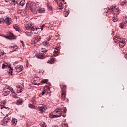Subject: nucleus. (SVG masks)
<instances>
[{
  "label": "nucleus",
  "instance_id": "obj_43",
  "mask_svg": "<svg viewBox=\"0 0 127 127\" xmlns=\"http://www.w3.org/2000/svg\"><path fill=\"white\" fill-rule=\"evenodd\" d=\"M31 44L33 45H35L36 44V42L33 40V41H31Z\"/></svg>",
  "mask_w": 127,
  "mask_h": 127
},
{
  "label": "nucleus",
  "instance_id": "obj_6",
  "mask_svg": "<svg viewBox=\"0 0 127 127\" xmlns=\"http://www.w3.org/2000/svg\"><path fill=\"white\" fill-rule=\"evenodd\" d=\"M23 84H20L18 86L16 87V90H17V93H21L23 91Z\"/></svg>",
  "mask_w": 127,
  "mask_h": 127
},
{
  "label": "nucleus",
  "instance_id": "obj_4",
  "mask_svg": "<svg viewBox=\"0 0 127 127\" xmlns=\"http://www.w3.org/2000/svg\"><path fill=\"white\" fill-rule=\"evenodd\" d=\"M41 52H42L43 53H40L38 55V58L39 59H44L45 57V55L44 54V53H46V52H47V50L42 49V50H41Z\"/></svg>",
  "mask_w": 127,
  "mask_h": 127
},
{
  "label": "nucleus",
  "instance_id": "obj_26",
  "mask_svg": "<svg viewBox=\"0 0 127 127\" xmlns=\"http://www.w3.org/2000/svg\"><path fill=\"white\" fill-rule=\"evenodd\" d=\"M63 6H64L63 4L61 2V3L59 4V9H63Z\"/></svg>",
  "mask_w": 127,
  "mask_h": 127
},
{
  "label": "nucleus",
  "instance_id": "obj_45",
  "mask_svg": "<svg viewBox=\"0 0 127 127\" xmlns=\"http://www.w3.org/2000/svg\"><path fill=\"white\" fill-rule=\"evenodd\" d=\"M6 103V100H4V101H3L2 102V104H3V105H4H4H5V103Z\"/></svg>",
  "mask_w": 127,
  "mask_h": 127
},
{
  "label": "nucleus",
  "instance_id": "obj_15",
  "mask_svg": "<svg viewBox=\"0 0 127 127\" xmlns=\"http://www.w3.org/2000/svg\"><path fill=\"white\" fill-rule=\"evenodd\" d=\"M9 3L11 5H15L18 3V0H10Z\"/></svg>",
  "mask_w": 127,
  "mask_h": 127
},
{
  "label": "nucleus",
  "instance_id": "obj_52",
  "mask_svg": "<svg viewBox=\"0 0 127 127\" xmlns=\"http://www.w3.org/2000/svg\"><path fill=\"white\" fill-rule=\"evenodd\" d=\"M125 58H126V59H127V54H126V55H125Z\"/></svg>",
  "mask_w": 127,
  "mask_h": 127
},
{
  "label": "nucleus",
  "instance_id": "obj_48",
  "mask_svg": "<svg viewBox=\"0 0 127 127\" xmlns=\"http://www.w3.org/2000/svg\"><path fill=\"white\" fill-rule=\"evenodd\" d=\"M45 94V91H42V93L40 94V96H43V95Z\"/></svg>",
  "mask_w": 127,
  "mask_h": 127
},
{
  "label": "nucleus",
  "instance_id": "obj_27",
  "mask_svg": "<svg viewBox=\"0 0 127 127\" xmlns=\"http://www.w3.org/2000/svg\"><path fill=\"white\" fill-rule=\"evenodd\" d=\"M11 49H13V51H16V49H17V46H13L12 47H11Z\"/></svg>",
  "mask_w": 127,
  "mask_h": 127
},
{
  "label": "nucleus",
  "instance_id": "obj_22",
  "mask_svg": "<svg viewBox=\"0 0 127 127\" xmlns=\"http://www.w3.org/2000/svg\"><path fill=\"white\" fill-rule=\"evenodd\" d=\"M13 27L16 31H18V30H19V27H18L17 25H14Z\"/></svg>",
  "mask_w": 127,
  "mask_h": 127
},
{
  "label": "nucleus",
  "instance_id": "obj_31",
  "mask_svg": "<svg viewBox=\"0 0 127 127\" xmlns=\"http://www.w3.org/2000/svg\"><path fill=\"white\" fill-rule=\"evenodd\" d=\"M69 14V11H64V16H65V17H66V16H68V15Z\"/></svg>",
  "mask_w": 127,
  "mask_h": 127
},
{
  "label": "nucleus",
  "instance_id": "obj_7",
  "mask_svg": "<svg viewBox=\"0 0 127 127\" xmlns=\"http://www.w3.org/2000/svg\"><path fill=\"white\" fill-rule=\"evenodd\" d=\"M38 111L40 112L41 114H42L44 112L46 111V108L43 106V105H40L38 108Z\"/></svg>",
  "mask_w": 127,
  "mask_h": 127
},
{
  "label": "nucleus",
  "instance_id": "obj_11",
  "mask_svg": "<svg viewBox=\"0 0 127 127\" xmlns=\"http://www.w3.org/2000/svg\"><path fill=\"white\" fill-rule=\"evenodd\" d=\"M110 9L112 11H115V12H116L117 14H119V8H116V5H114L112 7H111Z\"/></svg>",
  "mask_w": 127,
  "mask_h": 127
},
{
  "label": "nucleus",
  "instance_id": "obj_23",
  "mask_svg": "<svg viewBox=\"0 0 127 127\" xmlns=\"http://www.w3.org/2000/svg\"><path fill=\"white\" fill-rule=\"evenodd\" d=\"M26 35H27V36H32V35L31 34V31H26L25 33Z\"/></svg>",
  "mask_w": 127,
  "mask_h": 127
},
{
  "label": "nucleus",
  "instance_id": "obj_58",
  "mask_svg": "<svg viewBox=\"0 0 127 127\" xmlns=\"http://www.w3.org/2000/svg\"><path fill=\"white\" fill-rule=\"evenodd\" d=\"M63 117L64 118H65L64 115H63Z\"/></svg>",
  "mask_w": 127,
  "mask_h": 127
},
{
  "label": "nucleus",
  "instance_id": "obj_16",
  "mask_svg": "<svg viewBox=\"0 0 127 127\" xmlns=\"http://www.w3.org/2000/svg\"><path fill=\"white\" fill-rule=\"evenodd\" d=\"M23 103V99L22 98H19L17 100L16 104L19 106V105H21Z\"/></svg>",
  "mask_w": 127,
  "mask_h": 127
},
{
  "label": "nucleus",
  "instance_id": "obj_5",
  "mask_svg": "<svg viewBox=\"0 0 127 127\" xmlns=\"http://www.w3.org/2000/svg\"><path fill=\"white\" fill-rule=\"evenodd\" d=\"M119 41V46L121 48H123L126 45V40L124 38H120L118 39Z\"/></svg>",
  "mask_w": 127,
  "mask_h": 127
},
{
  "label": "nucleus",
  "instance_id": "obj_36",
  "mask_svg": "<svg viewBox=\"0 0 127 127\" xmlns=\"http://www.w3.org/2000/svg\"><path fill=\"white\" fill-rule=\"evenodd\" d=\"M44 91H46L47 90V92H49V91H50V89L48 87H45L44 88Z\"/></svg>",
  "mask_w": 127,
  "mask_h": 127
},
{
  "label": "nucleus",
  "instance_id": "obj_14",
  "mask_svg": "<svg viewBox=\"0 0 127 127\" xmlns=\"http://www.w3.org/2000/svg\"><path fill=\"white\" fill-rule=\"evenodd\" d=\"M33 39V41H35L36 43H37V42L40 41L41 37H40V36H35Z\"/></svg>",
  "mask_w": 127,
  "mask_h": 127
},
{
  "label": "nucleus",
  "instance_id": "obj_33",
  "mask_svg": "<svg viewBox=\"0 0 127 127\" xmlns=\"http://www.w3.org/2000/svg\"><path fill=\"white\" fill-rule=\"evenodd\" d=\"M28 107L30 108V109H35V106L32 104H28Z\"/></svg>",
  "mask_w": 127,
  "mask_h": 127
},
{
  "label": "nucleus",
  "instance_id": "obj_10",
  "mask_svg": "<svg viewBox=\"0 0 127 127\" xmlns=\"http://www.w3.org/2000/svg\"><path fill=\"white\" fill-rule=\"evenodd\" d=\"M9 122H10V118H9L8 117H5L1 121V123L4 124H7V123H9Z\"/></svg>",
  "mask_w": 127,
  "mask_h": 127
},
{
  "label": "nucleus",
  "instance_id": "obj_38",
  "mask_svg": "<svg viewBox=\"0 0 127 127\" xmlns=\"http://www.w3.org/2000/svg\"><path fill=\"white\" fill-rule=\"evenodd\" d=\"M120 27H121V28H124V27H125V25H124V24L121 23L120 24Z\"/></svg>",
  "mask_w": 127,
  "mask_h": 127
},
{
  "label": "nucleus",
  "instance_id": "obj_24",
  "mask_svg": "<svg viewBox=\"0 0 127 127\" xmlns=\"http://www.w3.org/2000/svg\"><path fill=\"white\" fill-rule=\"evenodd\" d=\"M43 45H44V46L48 47V46H49V42H48L47 41L43 42Z\"/></svg>",
  "mask_w": 127,
  "mask_h": 127
},
{
  "label": "nucleus",
  "instance_id": "obj_28",
  "mask_svg": "<svg viewBox=\"0 0 127 127\" xmlns=\"http://www.w3.org/2000/svg\"><path fill=\"white\" fill-rule=\"evenodd\" d=\"M47 82H48V79H43L41 81V83H42V84H45V83H47Z\"/></svg>",
  "mask_w": 127,
  "mask_h": 127
},
{
  "label": "nucleus",
  "instance_id": "obj_40",
  "mask_svg": "<svg viewBox=\"0 0 127 127\" xmlns=\"http://www.w3.org/2000/svg\"><path fill=\"white\" fill-rule=\"evenodd\" d=\"M113 21H114V22H117V21H118V18L113 17Z\"/></svg>",
  "mask_w": 127,
  "mask_h": 127
},
{
  "label": "nucleus",
  "instance_id": "obj_47",
  "mask_svg": "<svg viewBox=\"0 0 127 127\" xmlns=\"http://www.w3.org/2000/svg\"><path fill=\"white\" fill-rule=\"evenodd\" d=\"M11 94H12V93H14V91L13 90V89L11 87V91H10Z\"/></svg>",
  "mask_w": 127,
  "mask_h": 127
},
{
  "label": "nucleus",
  "instance_id": "obj_50",
  "mask_svg": "<svg viewBox=\"0 0 127 127\" xmlns=\"http://www.w3.org/2000/svg\"><path fill=\"white\" fill-rule=\"evenodd\" d=\"M7 107H5L4 106V105H3V107L1 108V109L3 110V109H7Z\"/></svg>",
  "mask_w": 127,
  "mask_h": 127
},
{
  "label": "nucleus",
  "instance_id": "obj_30",
  "mask_svg": "<svg viewBox=\"0 0 127 127\" xmlns=\"http://www.w3.org/2000/svg\"><path fill=\"white\" fill-rule=\"evenodd\" d=\"M62 126L63 127H68V125L65 122H64V123H63V124H62Z\"/></svg>",
  "mask_w": 127,
  "mask_h": 127
},
{
  "label": "nucleus",
  "instance_id": "obj_42",
  "mask_svg": "<svg viewBox=\"0 0 127 127\" xmlns=\"http://www.w3.org/2000/svg\"><path fill=\"white\" fill-rule=\"evenodd\" d=\"M11 96L12 97H14V96H16V94L15 92H13L12 93H11Z\"/></svg>",
  "mask_w": 127,
  "mask_h": 127
},
{
  "label": "nucleus",
  "instance_id": "obj_12",
  "mask_svg": "<svg viewBox=\"0 0 127 127\" xmlns=\"http://www.w3.org/2000/svg\"><path fill=\"white\" fill-rule=\"evenodd\" d=\"M10 20H11V19L9 17H7L4 19V22H5L7 25H10Z\"/></svg>",
  "mask_w": 127,
  "mask_h": 127
},
{
  "label": "nucleus",
  "instance_id": "obj_51",
  "mask_svg": "<svg viewBox=\"0 0 127 127\" xmlns=\"http://www.w3.org/2000/svg\"><path fill=\"white\" fill-rule=\"evenodd\" d=\"M4 54V52H1V55H3Z\"/></svg>",
  "mask_w": 127,
  "mask_h": 127
},
{
  "label": "nucleus",
  "instance_id": "obj_29",
  "mask_svg": "<svg viewBox=\"0 0 127 127\" xmlns=\"http://www.w3.org/2000/svg\"><path fill=\"white\" fill-rule=\"evenodd\" d=\"M3 93V95H4V96H7V95H8V93L7 92L6 90H4L2 92Z\"/></svg>",
  "mask_w": 127,
  "mask_h": 127
},
{
  "label": "nucleus",
  "instance_id": "obj_39",
  "mask_svg": "<svg viewBox=\"0 0 127 127\" xmlns=\"http://www.w3.org/2000/svg\"><path fill=\"white\" fill-rule=\"evenodd\" d=\"M126 3H127L126 1L121 2V5H122L123 6L125 5V4H126Z\"/></svg>",
  "mask_w": 127,
  "mask_h": 127
},
{
  "label": "nucleus",
  "instance_id": "obj_44",
  "mask_svg": "<svg viewBox=\"0 0 127 127\" xmlns=\"http://www.w3.org/2000/svg\"><path fill=\"white\" fill-rule=\"evenodd\" d=\"M48 9H49V10H52V7H51V6H48Z\"/></svg>",
  "mask_w": 127,
  "mask_h": 127
},
{
  "label": "nucleus",
  "instance_id": "obj_32",
  "mask_svg": "<svg viewBox=\"0 0 127 127\" xmlns=\"http://www.w3.org/2000/svg\"><path fill=\"white\" fill-rule=\"evenodd\" d=\"M54 56H57V55H58V54H59L58 50L54 51Z\"/></svg>",
  "mask_w": 127,
  "mask_h": 127
},
{
  "label": "nucleus",
  "instance_id": "obj_1",
  "mask_svg": "<svg viewBox=\"0 0 127 127\" xmlns=\"http://www.w3.org/2000/svg\"><path fill=\"white\" fill-rule=\"evenodd\" d=\"M25 28L27 30H31L32 31H34V33L36 34H37V33H38V32H39V31H38V30L39 29V27L34 26L30 23L26 24Z\"/></svg>",
  "mask_w": 127,
  "mask_h": 127
},
{
  "label": "nucleus",
  "instance_id": "obj_55",
  "mask_svg": "<svg viewBox=\"0 0 127 127\" xmlns=\"http://www.w3.org/2000/svg\"><path fill=\"white\" fill-rule=\"evenodd\" d=\"M39 73H42V70H40Z\"/></svg>",
  "mask_w": 127,
  "mask_h": 127
},
{
  "label": "nucleus",
  "instance_id": "obj_37",
  "mask_svg": "<svg viewBox=\"0 0 127 127\" xmlns=\"http://www.w3.org/2000/svg\"><path fill=\"white\" fill-rule=\"evenodd\" d=\"M40 126L41 127H46V125L45 124V123H43V124L41 123V124H40Z\"/></svg>",
  "mask_w": 127,
  "mask_h": 127
},
{
  "label": "nucleus",
  "instance_id": "obj_35",
  "mask_svg": "<svg viewBox=\"0 0 127 127\" xmlns=\"http://www.w3.org/2000/svg\"><path fill=\"white\" fill-rule=\"evenodd\" d=\"M17 122V121L16 119H12V121H11L12 124H16Z\"/></svg>",
  "mask_w": 127,
  "mask_h": 127
},
{
  "label": "nucleus",
  "instance_id": "obj_41",
  "mask_svg": "<svg viewBox=\"0 0 127 127\" xmlns=\"http://www.w3.org/2000/svg\"><path fill=\"white\" fill-rule=\"evenodd\" d=\"M4 22V19H0V24L3 23Z\"/></svg>",
  "mask_w": 127,
  "mask_h": 127
},
{
  "label": "nucleus",
  "instance_id": "obj_34",
  "mask_svg": "<svg viewBox=\"0 0 127 127\" xmlns=\"http://www.w3.org/2000/svg\"><path fill=\"white\" fill-rule=\"evenodd\" d=\"M5 90L7 91L8 94H9V92H10L11 90V87H8V88H7V89Z\"/></svg>",
  "mask_w": 127,
  "mask_h": 127
},
{
  "label": "nucleus",
  "instance_id": "obj_49",
  "mask_svg": "<svg viewBox=\"0 0 127 127\" xmlns=\"http://www.w3.org/2000/svg\"><path fill=\"white\" fill-rule=\"evenodd\" d=\"M44 26H45V25L43 24L41 27V30H43V27Z\"/></svg>",
  "mask_w": 127,
  "mask_h": 127
},
{
  "label": "nucleus",
  "instance_id": "obj_17",
  "mask_svg": "<svg viewBox=\"0 0 127 127\" xmlns=\"http://www.w3.org/2000/svg\"><path fill=\"white\" fill-rule=\"evenodd\" d=\"M29 6L31 11H34V9H35V5L34 3H30Z\"/></svg>",
  "mask_w": 127,
  "mask_h": 127
},
{
  "label": "nucleus",
  "instance_id": "obj_8",
  "mask_svg": "<svg viewBox=\"0 0 127 127\" xmlns=\"http://www.w3.org/2000/svg\"><path fill=\"white\" fill-rule=\"evenodd\" d=\"M7 67L9 68L10 72L12 73V68L10 66L8 65V64L5 63L2 64V69H5V68H7Z\"/></svg>",
  "mask_w": 127,
  "mask_h": 127
},
{
  "label": "nucleus",
  "instance_id": "obj_19",
  "mask_svg": "<svg viewBox=\"0 0 127 127\" xmlns=\"http://www.w3.org/2000/svg\"><path fill=\"white\" fill-rule=\"evenodd\" d=\"M49 118L50 119H54V118H59V116L58 114H56V115H53V114H49Z\"/></svg>",
  "mask_w": 127,
  "mask_h": 127
},
{
  "label": "nucleus",
  "instance_id": "obj_56",
  "mask_svg": "<svg viewBox=\"0 0 127 127\" xmlns=\"http://www.w3.org/2000/svg\"><path fill=\"white\" fill-rule=\"evenodd\" d=\"M50 40V39H48V41H49Z\"/></svg>",
  "mask_w": 127,
  "mask_h": 127
},
{
  "label": "nucleus",
  "instance_id": "obj_54",
  "mask_svg": "<svg viewBox=\"0 0 127 127\" xmlns=\"http://www.w3.org/2000/svg\"><path fill=\"white\" fill-rule=\"evenodd\" d=\"M42 74H44V70H42Z\"/></svg>",
  "mask_w": 127,
  "mask_h": 127
},
{
  "label": "nucleus",
  "instance_id": "obj_25",
  "mask_svg": "<svg viewBox=\"0 0 127 127\" xmlns=\"http://www.w3.org/2000/svg\"><path fill=\"white\" fill-rule=\"evenodd\" d=\"M25 3V0H22L21 1L19 2L20 5L21 6H23V5Z\"/></svg>",
  "mask_w": 127,
  "mask_h": 127
},
{
  "label": "nucleus",
  "instance_id": "obj_2",
  "mask_svg": "<svg viewBox=\"0 0 127 127\" xmlns=\"http://www.w3.org/2000/svg\"><path fill=\"white\" fill-rule=\"evenodd\" d=\"M67 111V109L66 108H64V109H57L54 111V114H55L56 115H58L59 116V118L61 117L62 115V112H64V113H66Z\"/></svg>",
  "mask_w": 127,
  "mask_h": 127
},
{
  "label": "nucleus",
  "instance_id": "obj_57",
  "mask_svg": "<svg viewBox=\"0 0 127 127\" xmlns=\"http://www.w3.org/2000/svg\"><path fill=\"white\" fill-rule=\"evenodd\" d=\"M62 1H64H64H65V0H62Z\"/></svg>",
  "mask_w": 127,
  "mask_h": 127
},
{
  "label": "nucleus",
  "instance_id": "obj_9",
  "mask_svg": "<svg viewBox=\"0 0 127 127\" xmlns=\"http://www.w3.org/2000/svg\"><path fill=\"white\" fill-rule=\"evenodd\" d=\"M14 70L16 71V72H21V71L23 70V66L21 65H17L15 67Z\"/></svg>",
  "mask_w": 127,
  "mask_h": 127
},
{
  "label": "nucleus",
  "instance_id": "obj_13",
  "mask_svg": "<svg viewBox=\"0 0 127 127\" xmlns=\"http://www.w3.org/2000/svg\"><path fill=\"white\" fill-rule=\"evenodd\" d=\"M4 37L5 38H6V39H13V37H14V36L13 35V33L9 32V36H5Z\"/></svg>",
  "mask_w": 127,
  "mask_h": 127
},
{
  "label": "nucleus",
  "instance_id": "obj_20",
  "mask_svg": "<svg viewBox=\"0 0 127 127\" xmlns=\"http://www.w3.org/2000/svg\"><path fill=\"white\" fill-rule=\"evenodd\" d=\"M44 11H45V10L43 8H39L37 9V12H39V13H44Z\"/></svg>",
  "mask_w": 127,
  "mask_h": 127
},
{
  "label": "nucleus",
  "instance_id": "obj_46",
  "mask_svg": "<svg viewBox=\"0 0 127 127\" xmlns=\"http://www.w3.org/2000/svg\"><path fill=\"white\" fill-rule=\"evenodd\" d=\"M20 42L22 44V46H23V47H24V44L23 43V41H20Z\"/></svg>",
  "mask_w": 127,
  "mask_h": 127
},
{
  "label": "nucleus",
  "instance_id": "obj_18",
  "mask_svg": "<svg viewBox=\"0 0 127 127\" xmlns=\"http://www.w3.org/2000/svg\"><path fill=\"white\" fill-rule=\"evenodd\" d=\"M54 59L53 57H51L50 60L47 62V63H49V64H53L54 63Z\"/></svg>",
  "mask_w": 127,
  "mask_h": 127
},
{
  "label": "nucleus",
  "instance_id": "obj_3",
  "mask_svg": "<svg viewBox=\"0 0 127 127\" xmlns=\"http://www.w3.org/2000/svg\"><path fill=\"white\" fill-rule=\"evenodd\" d=\"M62 89V98L63 100H65L66 97V85L61 86Z\"/></svg>",
  "mask_w": 127,
  "mask_h": 127
},
{
  "label": "nucleus",
  "instance_id": "obj_53",
  "mask_svg": "<svg viewBox=\"0 0 127 127\" xmlns=\"http://www.w3.org/2000/svg\"><path fill=\"white\" fill-rule=\"evenodd\" d=\"M5 2H8V0H5Z\"/></svg>",
  "mask_w": 127,
  "mask_h": 127
},
{
  "label": "nucleus",
  "instance_id": "obj_21",
  "mask_svg": "<svg viewBox=\"0 0 127 127\" xmlns=\"http://www.w3.org/2000/svg\"><path fill=\"white\" fill-rule=\"evenodd\" d=\"M5 114H6V116H7V114L9 113V108L8 107H7V108L3 109V110Z\"/></svg>",
  "mask_w": 127,
  "mask_h": 127
}]
</instances>
